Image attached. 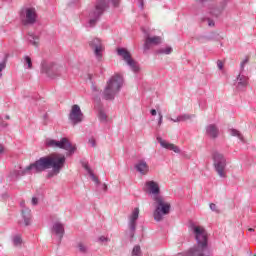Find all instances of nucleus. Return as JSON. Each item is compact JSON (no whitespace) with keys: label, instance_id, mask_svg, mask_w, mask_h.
Masks as SVG:
<instances>
[{"label":"nucleus","instance_id":"nucleus-12","mask_svg":"<svg viewBox=\"0 0 256 256\" xmlns=\"http://www.w3.org/2000/svg\"><path fill=\"white\" fill-rule=\"evenodd\" d=\"M137 219H139V208H135L129 217L128 229L129 237L131 239L135 237V231L137 229Z\"/></svg>","mask_w":256,"mask_h":256},{"label":"nucleus","instance_id":"nucleus-30","mask_svg":"<svg viewBox=\"0 0 256 256\" xmlns=\"http://www.w3.org/2000/svg\"><path fill=\"white\" fill-rule=\"evenodd\" d=\"M24 63L25 65H28V69H33V61L31 60V57L25 56Z\"/></svg>","mask_w":256,"mask_h":256},{"label":"nucleus","instance_id":"nucleus-15","mask_svg":"<svg viewBox=\"0 0 256 256\" xmlns=\"http://www.w3.org/2000/svg\"><path fill=\"white\" fill-rule=\"evenodd\" d=\"M161 41L162 39L159 36H154V37L147 36L144 42V52L149 51L152 45H161Z\"/></svg>","mask_w":256,"mask_h":256},{"label":"nucleus","instance_id":"nucleus-22","mask_svg":"<svg viewBox=\"0 0 256 256\" xmlns=\"http://www.w3.org/2000/svg\"><path fill=\"white\" fill-rule=\"evenodd\" d=\"M25 173V170H12L8 174L9 181H17V178L21 177V175Z\"/></svg>","mask_w":256,"mask_h":256},{"label":"nucleus","instance_id":"nucleus-4","mask_svg":"<svg viewBox=\"0 0 256 256\" xmlns=\"http://www.w3.org/2000/svg\"><path fill=\"white\" fill-rule=\"evenodd\" d=\"M121 87H123V76L119 74L112 76L103 92L104 99L106 101L115 99V95L121 90Z\"/></svg>","mask_w":256,"mask_h":256},{"label":"nucleus","instance_id":"nucleus-40","mask_svg":"<svg viewBox=\"0 0 256 256\" xmlns=\"http://www.w3.org/2000/svg\"><path fill=\"white\" fill-rule=\"evenodd\" d=\"M158 115H159L158 125L160 126L161 123H163V114H161V112H159Z\"/></svg>","mask_w":256,"mask_h":256},{"label":"nucleus","instance_id":"nucleus-13","mask_svg":"<svg viewBox=\"0 0 256 256\" xmlns=\"http://www.w3.org/2000/svg\"><path fill=\"white\" fill-rule=\"evenodd\" d=\"M37 22V10L35 8L25 9L24 25H34Z\"/></svg>","mask_w":256,"mask_h":256},{"label":"nucleus","instance_id":"nucleus-42","mask_svg":"<svg viewBox=\"0 0 256 256\" xmlns=\"http://www.w3.org/2000/svg\"><path fill=\"white\" fill-rule=\"evenodd\" d=\"M0 125L1 127H7V123H5L1 118H0Z\"/></svg>","mask_w":256,"mask_h":256},{"label":"nucleus","instance_id":"nucleus-18","mask_svg":"<svg viewBox=\"0 0 256 256\" xmlns=\"http://www.w3.org/2000/svg\"><path fill=\"white\" fill-rule=\"evenodd\" d=\"M206 135L211 139H217L219 137V128L215 124H210L206 127Z\"/></svg>","mask_w":256,"mask_h":256},{"label":"nucleus","instance_id":"nucleus-51","mask_svg":"<svg viewBox=\"0 0 256 256\" xmlns=\"http://www.w3.org/2000/svg\"><path fill=\"white\" fill-rule=\"evenodd\" d=\"M254 256H256V255H254Z\"/></svg>","mask_w":256,"mask_h":256},{"label":"nucleus","instance_id":"nucleus-45","mask_svg":"<svg viewBox=\"0 0 256 256\" xmlns=\"http://www.w3.org/2000/svg\"><path fill=\"white\" fill-rule=\"evenodd\" d=\"M5 151V147H3V145L0 144V153H3Z\"/></svg>","mask_w":256,"mask_h":256},{"label":"nucleus","instance_id":"nucleus-36","mask_svg":"<svg viewBox=\"0 0 256 256\" xmlns=\"http://www.w3.org/2000/svg\"><path fill=\"white\" fill-rule=\"evenodd\" d=\"M7 67V64L5 62L0 63V77H3V74L1 73L3 69Z\"/></svg>","mask_w":256,"mask_h":256},{"label":"nucleus","instance_id":"nucleus-32","mask_svg":"<svg viewBox=\"0 0 256 256\" xmlns=\"http://www.w3.org/2000/svg\"><path fill=\"white\" fill-rule=\"evenodd\" d=\"M78 249L81 253H86L87 252V246H85V244H83L82 242H80L78 244Z\"/></svg>","mask_w":256,"mask_h":256},{"label":"nucleus","instance_id":"nucleus-38","mask_svg":"<svg viewBox=\"0 0 256 256\" xmlns=\"http://www.w3.org/2000/svg\"><path fill=\"white\" fill-rule=\"evenodd\" d=\"M223 65H224L223 61H221V60L217 61V67H218V69H220V71L223 70Z\"/></svg>","mask_w":256,"mask_h":256},{"label":"nucleus","instance_id":"nucleus-17","mask_svg":"<svg viewBox=\"0 0 256 256\" xmlns=\"http://www.w3.org/2000/svg\"><path fill=\"white\" fill-rule=\"evenodd\" d=\"M134 167L141 175H147L149 173V165L145 160H139Z\"/></svg>","mask_w":256,"mask_h":256},{"label":"nucleus","instance_id":"nucleus-8","mask_svg":"<svg viewBox=\"0 0 256 256\" xmlns=\"http://www.w3.org/2000/svg\"><path fill=\"white\" fill-rule=\"evenodd\" d=\"M46 145L48 147H57L58 149H64V151H68L69 155H73V153H75V151L77 150V147L71 144L69 138H61L60 141L48 138L46 139Z\"/></svg>","mask_w":256,"mask_h":256},{"label":"nucleus","instance_id":"nucleus-3","mask_svg":"<svg viewBox=\"0 0 256 256\" xmlns=\"http://www.w3.org/2000/svg\"><path fill=\"white\" fill-rule=\"evenodd\" d=\"M190 231L194 235L197 245L189 249L187 256H211V251L208 249L207 230L203 226L191 224Z\"/></svg>","mask_w":256,"mask_h":256},{"label":"nucleus","instance_id":"nucleus-14","mask_svg":"<svg viewBox=\"0 0 256 256\" xmlns=\"http://www.w3.org/2000/svg\"><path fill=\"white\" fill-rule=\"evenodd\" d=\"M90 47L94 49L95 56L97 59H101L103 57V44L99 38H95L90 42Z\"/></svg>","mask_w":256,"mask_h":256},{"label":"nucleus","instance_id":"nucleus-20","mask_svg":"<svg viewBox=\"0 0 256 256\" xmlns=\"http://www.w3.org/2000/svg\"><path fill=\"white\" fill-rule=\"evenodd\" d=\"M22 217L24 219L25 227L31 225V210L29 208L22 209Z\"/></svg>","mask_w":256,"mask_h":256},{"label":"nucleus","instance_id":"nucleus-33","mask_svg":"<svg viewBox=\"0 0 256 256\" xmlns=\"http://www.w3.org/2000/svg\"><path fill=\"white\" fill-rule=\"evenodd\" d=\"M249 63V56H246V58L241 62V73L245 69V65Z\"/></svg>","mask_w":256,"mask_h":256},{"label":"nucleus","instance_id":"nucleus-26","mask_svg":"<svg viewBox=\"0 0 256 256\" xmlns=\"http://www.w3.org/2000/svg\"><path fill=\"white\" fill-rule=\"evenodd\" d=\"M230 134L232 135V137H238V139H240V141H244L243 134H241V132H239L238 130L231 129Z\"/></svg>","mask_w":256,"mask_h":256},{"label":"nucleus","instance_id":"nucleus-37","mask_svg":"<svg viewBox=\"0 0 256 256\" xmlns=\"http://www.w3.org/2000/svg\"><path fill=\"white\" fill-rule=\"evenodd\" d=\"M207 23H208L209 27H215V22L211 18L207 19Z\"/></svg>","mask_w":256,"mask_h":256},{"label":"nucleus","instance_id":"nucleus-43","mask_svg":"<svg viewBox=\"0 0 256 256\" xmlns=\"http://www.w3.org/2000/svg\"><path fill=\"white\" fill-rule=\"evenodd\" d=\"M150 113H151V115H152L153 117H155V115H157V110L152 109V110L150 111Z\"/></svg>","mask_w":256,"mask_h":256},{"label":"nucleus","instance_id":"nucleus-47","mask_svg":"<svg viewBox=\"0 0 256 256\" xmlns=\"http://www.w3.org/2000/svg\"><path fill=\"white\" fill-rule=\"evenodd\" d=\"M140 1V7H141V9H143V0H139Z\"/></svg>","mask_w":256,"mask_h":256},{"label":"nucleus","instance_id":"nucleus-7","mask_svg":"<svg viewBox=\"0 0 256 256\" xmlns=\"http://www.w3.org/2000/svg\"><path fill=\"white\" fill-rule=\"evenodd\" d=\"M212 159L214 161L213 165L216 173L219 177L225 179L227 177V171H225L227 167V159H225V156L219 152H214L212 154Z\"/></svg>","mask_w":256,"mask_h":256},{"label":"nucleus","instance_id":"nucleus-31","mask_svg":"<svg viewBox=\"0 0 256 256\" xmlns=\"http://www.w3.org/2000/svg\"><path fill=\"white\" fill-rule=\"evenodd\" d=\"M132 255L133 256L141 255V247L140 246H134V248L132 250Z\"/></svg>","mask_w":256,"mask_h":256},{"label":"nucleus","instance_id":"nucleus-46","mask_svg":"<svg viewBox=\"0 0 256 256\" xmlns=\"http://www.w3.org/2000/svg\"><path fill=\"white\" fill-rule=\"evenodd\" d=\"M103 191H107V184H103Z\"/></svg>","mask_w":256,"mask_h":256},{"label":"nucleus","instance_id":"nucleus-23","mask_svg":"<svg viewBox=\"0 0 256 256\" xmlns=\"http://www.w3.org/2000/svg\"><path fill=\"white\" fill-rule=\"evenodd\" d=\"M98 118L101 123H107L109 121L107 113H105V110L100 109L98 112Z\"/></svg>","mask_w":256,"mask_h":256},{"label":"nucleus","instance_id":"nucleus-41","mask_svg":"<svg viewBox=\"0 0 256 256\" xmlns=\"http://www.w3.org/2000/svg\"><path fill=\"white\" fill-rule=\"evenodd\" d=\"M39 203V200L37 198H32V205H37Z\"/></svg>","mask_w":256,"mask_h":256},{"label":"nucleus","instance_id":"nucleus-48","mask_svg":"<svg viewBox=\"0 0 256 256\" xmlns=\"http://www.w3.org/2000/svg\"><path fill=\"white\" fill-rule=\"evenodd\" d=\"M248 231L253 232V231H255V229L254 228H249Z\"/></svg>","mask_w":256,"mask_h":256},{"label":"nucleus","instance_id":"nucleus-28","mask_svg":"<svg viewBox=\"0 0 256 256\" xmlns=\"http://www.w3.org/2000/svg\"><path fill=\"white\" fill-rule=\"evenodd\" d=\"M13 243L15 247H21V244L23 243V239H21V236L16 235L13 238Z\"/></svg>","mask_w":256,"mask_h":256},{"label":"nucleus","instance_id":"nucleus-16","mask_svg":"<svg viewBox=\"0 0 256 256\" xmlns=\"http://www.w3.org/2000/svg\"><path fill=\"white\" fill-rule=\"evenodd\" d=\"M157 141L164 149H169V151H174V153H181V150L175 144H171L161 137H157Z\"/></svg>","mask_w":256,"mask_h":256},{"label":"nucleus","instance_id":"nucleus-29","mask_svg":"<svg viewBox=\"0 0 256 256\" xmlns=\"http://www.w3.org/2000/svg\"><path fill=\"white\" fill-rule=\"evenodd\" d=\"M86 170L88 171L92 181H94V183L99 184V178H97V176H95V174L93 173V171L91 170V168L86 166Z\"/></svg>","mask_w":256,"mask_h":256},{"label":"nucleus","instance_id":"nucleus-5","mask_svg":"<svg viewBox=\"0 0 256 256\" xmlns=\"http://www.w3.org/2000/svg\"><path fill=\"white\" fill-rule=\"evenodd\" d=\"M111 0H99L96 5L95 9L90 12L89 17V27H95L97 25V21H99V17L105 13V9H107V5ZM120 0H112L114 7H119Z\"/></svg>","mask_w":256,"mask_h":256},{"label":"nucleus","instance_id":"nucleus-21","mask_svg":"<svg viewBox=\"0 0 256 256\" xmlns=\"http://www.w3.org/2000/svg\"><path fill=\"white\" fill-rule=\"evenodd\" d=\"M237 81H238V89H243V87H247V85H249V78L245 75H241L239 74L237 77Z\"/></svg>","mask_w":256,"mask_h":256},{"label":"nucleus","instance_id":"nucleus-49","mask_svg":"<svg viewBox=\"0 0 256 256\" xmlns=\"http://www.w3.org/2000/svg\"><path fill=\"white\" fill-rule=\"evenodd\" d=\"M5 119H8V120H9V119H11V117H9V115H7V116L5 117Z\"/></svg>","mask_w":256,"mask_h":256},{"label":"nucleus","instance_id":"nucleus-10","mask_svg":"<svg viewBox=\"0 0 256 256\" xmlns=\"http://www.w3.org/2000/svg\"><path fill=\"white\" fill-rule=\"evenodd\" d=\"M117 54L119 57H122V59L129 65V67L134 71V73H138L139 71V65L136 61L133 60L131 57V52L125 48H118Z\"/></svg>","mask_w":256,"mask_h":256},{"label":"nucleus","instance_id":"nucleus-39","mask_svg":"<svg viewBox=\"0 0 256 256\" xmlns=\"http://www.w3.org/2000/svg\"><path fill=\"white\" fill-rule=\"evenodd\" d=\"M89 143H90V145H91L92 147H97V143H96V141H95V138H91V139L89 140Z\"/></svg>","mask_w":256,"mask_h":256},{"label":"nucleus","instance_id":"nucleus-34","mask_svg":"<svg viewBox=\"0 0 256 256\" xmlns=\"http://www.w3.org/2000/svg\"><path fill=\"white\" fill-rule=\"evenodd\" d=\"M53 170L47 174V178L51 179L52 177H55V175H59V172L55 171V168H52Z\"/></svg>","mask_w":256,"mask_h":256},{"label":"nucleus","instance_id":"nucleus-24","mask_svg":"<svg viewBox=\"0 0 256 256\" xmlns=\"http://www.w3.org/2000/svg\"><path fill=\"white\" fill-rule=\"evenodd\" d=\"M28 41L34 47H39V37H37L33 34H29Z\"/></svg>","mask_w":256,"mask_h":256},{"label":"nucleus","instance_id":"nucleus-11","mask_svg":"<svg viewBox=\"0 0 256 256\" xmlns=\"http://www.w3.org/2000/svg\"><path fill=\"white\" fill-rule=\"evenodd\" d=\"M69 119L72 123V125H78V123H81L84 119L83 112L81 111V107L79 105L74 104L71 108Z\"/></svg>","mask_w":256,"mask_h":256},{"label":"nucleus","instance_id":"nucleus-25","mask_svg":"<svg viewBox=\"0 0 256 256\" xmlns=\"http://www.w3.org/2000/svg\"><path fill=\"white\" fill-rule=\"evenodd\" d=\"M156 53H158V55H171V53H173V48L171 47H166V48H161L159 50L156 51Z\"/></svg>","mask_w":256,"mask_h":256},{"label":"nucleus","instance_id":"nucleus-19","mask_svg":"<svg viewBox=\"0 0 256 256\" xmlns=\"http://www.w3.org/2000/svg\"><path fill=\"white\" fill-rule=\"evenodd\" d=\"M52 232L55 233V235H58L60 239H63V235L65 234V227L62 223L56 222L52 227Z\"/></svg>","mask_w":256,"mask_h":256},{"label":"nucleus","instance_id":"nucleus-35","mask_svg":"<svg viewBox=\"0 0 256 256\" xmlns=\"http://www.w3.org/2000/svg\"><path fill=\"white\" fill-rule=\"evenodd\" d=\"M211 211H215V213H219V209L217 208V205L215 203L210 204Z\"/></svg>","mask_w":256,"mask_h":256},{"label":"nucleus","instance_id":"nucleus-27","mask_svg":"<svg viewBox=\"0 0 256 256\" xmlns=\"http://www.w3.org/2000/svg\"><path fill=\"white\" fill-rule=\"evenodd\" d=\"M191 119V115L189 114H183L177 117L176 120H174V123L181 122V121H189Z\"/></svg>","mask_w":256,"mask_h":256},{"label":"nucleus","instance_id":"nucleus-6","mask_svg":"<svg viewBox=\"0 0 256 256\" xmlns=\"http://www.w3.org/2000/svg\"><path fill=\"white\" fill-rule=\"evenodd\" d=\"M63 71H65L63 66H60L55 62L43 61L41 64V72L45 73V75H47V77H50L51 79L61 77Z\"/></svg>","mask_w":256,"mask_h":256},{"label":"nucleus","instance_id":"nucleus-2","mask_svg":"<svg viewBox=\"0 0 256 256\" xmlns=\"http://www.w3.org/2000/svg\"><path fill=\"white\" fill-rule=\"evenodd\" d=\"M144 191L145 193L154 195L153 200L156 205V209L154 211L155 221H163V215H169V212L171 211V204L165 201L163 196L159 195V193H161L159 184L153 180L147 181L145 183Z\"/></svg>","mask_w":256,"mask_h":256},{"label":"nucleus","instance_id":"nucleus-9","mask_svg":"<svg viewBox=\"0 0 256 256\" xmlns=\"http://www.w3.org/2000/svg\"><path fill=\"white\" fill-rule=\"evenodd\" d=\"M200 1L201 3H205L207 1H214V3H212L209 6V13L214 17H219V15L223 13L227 5V0H200Z\"/></svg>","mask_w":256,"mask_h":256},{"label":"nucleus","instance_id":"nucleus-44","mask_svg":"<svg viewBox=\"0 0 256 256\" xmlns=\"http://www.w3.org/2000/svg\"><path fill=\"white\" fill-rule=\"evenodd\" d=\"M99 241H101V242L103 243V241H107V237L101 236V237L99 238Z\"/></svg>","mask_w":256,"mask_h":256},{"label":"nucleus","instance_id":"nucleus-1","mask_svg":"<svg viewBox=\"0 0 256 256\" xmlns=\"http://www.w3.org/2000/svg\"><path fill=\"white\" fill-rule=\"evenodd\" d=\"M65 166V156L61 154H51L49 156L41 157L34 163H31L24 169L22 175H27V173H43L47 169H54L57 173H60L61 168Z\"/></svg>","mask_w":256,"mask_h":256},{"label":"nucleus","instance_id":"nucleus-50","mask_svg":"<svg viewBox=\"0 0 256 256\" xmlns=\"http://www.w3.org/2000/svg\"><path fill=\"white\" fill-rule=\"evenodd\" d=\"M23 205H25V202H22V203H21V207H23Z\"/></svg>","mask_w":256,"mask_h":256}]
</instances>
